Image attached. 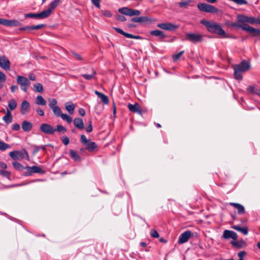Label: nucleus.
I'll return each instance as SVG.
<instances>
[{
    "instance_id": "nucleus-1",
    "label": "nucleus",
    "mask_w": 260,
    "mask_h": 260,
    "mask_svg": "<svg viewBox=\"0 0 260 260\" xmlns=\"http://www.w3.org/2000/svg\"><path fill=\"white\" fill-rule=\"evenodd\" d=\"M201 23L207 27L208 30L211 33L222 36L223 38L228 37L225 31L218 23L207 20H202Z\"/></svg>"
},
{
    "instance_id": "nucleus-2",
    "label": "nucleus",
    "mask_w": 260,
    "mask_h": 260,
    "mask_svg": "<svg viewBox=\"0 0 260 260\" xmlns=\"http://www.w3.org/2000/svg\"><path fill=\"white\" fill-rule=\"evenodd\" d=\"M250 68L249 63L245 60L242 61L240 63L233 66L234 70V78L237 80H242L243 76L242 73L246 72Z\"/></svg>"
},
{
    "instance_id": "nucleus-3",
    "label": "nucleus",
    "mask_w": 260,
    "mask_h": 260,
    "mask_svg": "<svg viewBox=\"0 0 260 260\" xmlns=\"http://www.w3.org/2000/svg\"><path fill=\"white\" fill-rule=\"evenodd\" d=\"M80 140L85 146V149L89 152H93L96 150L98 148L97 144L95 142H92L90 139H87L84 135L81 136Z\"/></svg>"
},
{
    "instance_id": "nucleus-4",
    "label": "nucleus",
    "mask_w": 260,
    "mask_h": 260,
    "mask_svg": "<svg viewBox=\"0 0 260 260\" xmlns=\"http://www.w3.org/2000/svg\"><path fill=\"white\" fill-rule=\"evenodd\" d=\"M231 26L232 27H240L243 30L251 34L254 37L260 35V29H255L248 24H237L236 23H232Z\"/></svg>"
},
{
    "instance_id": "nucleus-5",
    "label": "nucleus",
    "mask_w": 260,
    "mask_h": 260,
    "mask_svg": "<svg viewBox=\"0 0 260 260\" xmlns=\"http://www.w3.org/2000/svg\"><path fill=\"white\" fill-rule=\"evenodd\" d=\"M9 156L14 160H21L24 158L28 159V154L25 149H23L21 151L15 150L11 151Z\"/></svg>"
},
{
    "instance_id": "nucleus-6",
    "label": "nucleus",
    "mask_w": 260,
    "mask_h": 260,
    "mask_svg": "<svg viewBox=\"0 0 260 260\" xmlns=\"http://www.w3.org/2000/svg\"><path fill=\"white\" fill-rule=\"evenodd\" d=\"M197 6L201 11L204 12L216 13L218 12V9L217 8L206 3H199Z\"/></svg>"
},
{
    "instance_id": "nucleus-7",
    "label": "nucleus",
    "mask_w": 260,
    "mask_h": 260,
    "mask_svg": "<svg viewBox=\"0 0 260 260\" xmlns=\"http://www.w3.org/2000/svg\"><path fill=\"white\" fill-rule=\"evenodd\" d=\"M17 83L20 85L21 89L24 92L27 91L28 88L30 84L29 80L27 78L20 75L17 77Z\"/></svg>"
},
{
    "instance_id": "nucleus-8",
    "label": "nucleus",
    "mask_w": 260,
    "mask_h": 260,
    "mask_svg": "<svg viewBox=\"0 0 260 260\" xmlns=\"http://www.w3.org/2000/svg\"><path fill=\"white\" fill-rule=\"evenodd\" d=\"M186 40L193 44H197L203 41V36L199 34L187 33L185 35Z\"/></svg>"
},
{
    "instance_id": "nucleus-9",
    "label": "nucleus",
    "mask_w": 260,
    "mask_h": 260,
    "mask_svg": "<svg viewBox=\"0 0 260 260\" xmlns=\"http://www.w3.org/2000/svg\"><path fill=\"white\" fill-rule=\"evenodd\" d=\"M26 171L24 173V175L25 176L31 175L32 173H39L43 174L45 173V171L43 170L40 167L37 166H33L32 167H26L24 168Z\"/></svg>"
},
{
    "instance_id": "nucleus-10",
    "label": "nucleus",
    "mask_w": 260,
    "mask_h": 260,
    "mask_svg": "<svg viewBox=\"0 0 260 260\" xmlns=\"http://www.w3.org/2000/svg\"><path fill=\"white\" fill-rule=\"evenodd\" d=\"M157 26L162 29L166 30H175L178 28V26L172 23H160L157 25Z\"/></svg>"
},
{
    "instance_id": "nucleus-11",
    "label": "nucleus",
    "mask_w": 260,
    "mask_h": 260,
    "mask_svg": "<svg viewBox=\"0 0 260 260\" xmlns=\"http://www.w3.org/2000/svg\"><path fill=\"white\" fill-rule=\"evenodd\" d=\"M0 24L6 26H17L20 25L21 23L17 20H8L3 18H0Z\"/></svg>"
},
{
    "instance_id": "nucleus-12",
    "label": "nucleus",
    "mask_w": 260,
    "mask_h": 260,
    "mask_svg": "<svg viewBox=\"0 0 260 260\" xmlns=\"http://www.w3.org/2000/svg\"><path fill=\"white\" fill-rule=\"evenodd\" d=\"M40 131L44 134L48 135H53L55 129L50 124L47 123H43L40 125Z\"/></svg>"
},
{
    "instance_id": "nucleus-13",
    "label": "nucleus",
    "mask_w": 260,
    "mask_h": 260,
    "mask_svg": "<svg viewBox=\"0 0 260 260\" xmlns=\"http://www.w3.org/2000/svg\"><path fill=\"white\" fill-rule=\"evenodd\" d=\"M191 236L192 233L190 231H186L183 232L180 235L178 239V243L181 244L187 242Z\"/></svg>"
},
{
    "instance_id": "nucleus-14",
    "label": "nucleus",
    "mask_w": 260,
    "mask_h": 260,
    "mask_svg": "<svg viewBox=\"0 0 260 260\" xmlns=\"http://www.w3.org/2000/svg\"><path fill=\"white\" fill-rule=\"evenodd\" d=\"M0 67L6 71L10 70V61L4 55L0 56Z\"/></svg>"
},
{
    "instance_id": "nucleus-15",
    "label": "nucleus",
    "mask_w": 260,
    "mask_h": 260,
    "mask_svg": "<svg viewBox=\"0 0 260 260\" xmlns=\"http://www.w3.org/2000/svg\"><path fill=\"white\" fill-rule=\"evenodd\" d=\"M222 237L225 239H229L231 238L234 240L238 238V235L236 233L233 231L228 230H225L224 231Z\"/></svg>"
},
{
    "instance_id": "nucleus-16",
    "label": "nucleus",
    "mask_w": 260,
    "mask_h": 260,
    "mask_svg": "<svg viewBox=\"0 0 260 260\" xmlns=\"http://www.w3.org/2000/svg\"><path fill=\"white\" fill-rule=\"evenodd\" d=\"M127 108L128 110L132 112L137 113L139 114H142V108L139 104L137 103H135L134 105L128 104Z\"/></svg>"
},
{
    "instance_id": "nucleus-17",
    "label": "nucleus",
    "mask_w": 260,
    "mask_h": 260,
    "mask_svg": "<svg viewBox=\"0 0 260 260\" xmlns=\"http://www.w3.org/2000/svg\"><path fill=\"white\" fill-rule=\"evenodd\" d=\"M131 21L139 23H147L148 22H151L152 21V19L147 16H141L138 17H134L132 18Z\"/></svg>"
},
{
    "instance_id": "nucleus-18",
    "label": "nucleus",
    "mask_w": 260,
    "mask_h": 260,
    "mask_svg": "<svg viewBox=\"0 0 260 260\" xmlns=\"http://www.w3.org/2000/svg\"><path fill=\"white\" fill-rule=\"evenodd\" d=\"M30 109V104L27 101H23L20 106V112L25 115L28 112Z\"/></svg>"
},
{
    "instance_id": "nucleus-19",
    "label": "nucleus",
    "mask_w": 260,
    "mask_h": 260,
    "mask_svg": "<svg viewBox=\"0 0 260 260\" xmlns=\"http://www.w3.org/2000/svg\"><path fill=\"white\" fill-rule=\"evenodd\" d=\"M230 205L237 209L239 214H243L245 213L244 207L239 203H230Z\"/></svg>"
},
{
    "instance_id": "nucleus-20",
    "label": "nucleus",
    "mask_w": 260,
    "mask_h": 260,
    "mask_svg": "<svg viewBox=\"0 0 260 260\" xmlns=\"http://www.w3.org/2000/svg\"><path fill=\"white\" fill-rule=\"evenodd\" d=\"M231 244L238 248H241L246 246V243L243 239H241L238 241H231Z\"/></svg>"
},
{
    "instance_id": "nucleus-21",
    "label": "nucleus",
    "mask_w": 260,
    "mask_h": 260,
    "mask_svg": "<svg viewBox=\"0 0 260 260\" xmlns=\"http://www.w3.org/2000/svg\"><path fill=\"white\" fill-rule=\"evenodd\" d=\"M94 93L96 95H97L99 98H100L101 99V101L104 104L108 105L109 104V100L107 95H105L104 94H103L97 90L94 91Z\"/></svg>"
},
{
    "instance_id": "nucleus-22",
    "label": "nucleus",
    "mask_w": 260,
    "mask_h": 260,
    "mask_svg": "<svg viewBox=\"0 0 260 260\" xmlns=\"http://www.w3.org/2000/svg\"><path fill=\"white\" fill-rule=\"evenodd\" d=\"M232 228L238 231L245 235H247L248 233V228L246 226L245 227H240L239 225H233Z\"/></svg>"
},
{
    "instance_id": "nucleus-23",
    "label": "nucleus",
    "mask_w": 260,
    "mask_h": 260,
    "mask_svg": "<svg viewBox=\"0 0 260 260\" xmlns=\"http://www.w3.org/2000/svg\"><path fill=\"white\" fill-rule=\"evenodd\" d=\"M96 74V71L94 69L92 68L91 74H82L81 76H82L83 77H84V78L87 80H90L91 79L95 78Z\"/></svg>"
},
{
    "instance_id": "nucleus-24",
    "label": "nucleus",
    "mask_w": 260,
    "mask_h": 260,
    "mask_svg": "<svg viewBox=\"0 0 260 260\" xmlns=\"http://www.w3.org/2000/svg\"><path fill=\"white\" fill-rule=\"evenodd\" d=\"M32 127V125L31 122L24 120L22 123V128L24 132L30 131Z\"/></svg>"
},
{
    "instance_id": "nucleus-25",
    "label": "nucleus",
    "mask_w": 260,
    "mask_h": 260,
    "mask_svg": "<svg viewBox=\"0 0 260 260\" xmlns=\"http://www.w3.org/2000/svg\"><path fill=\"white\" fill-rule=\"evenodd\" d=\"M74 124L77 128L82 129L84 128V125L82 119L80 118H76L74 120Z\"/></svg>"
},
{
    "instance_id": "nucleus-26",
    "label": "nucleus",
    "mask_w": 260,
    "mask_h": 260,
    "mask_svg": "<svg viewBox=\"0 0 260 260\" xmlns=\"http://www.w3.org/2000/svg\"><path fill=\"white\" fill-rule=\"evenodd\" d=\"M12 116L10 110H7L6 115L3 117V120L7 124H9L12 121Z\"/></svg>"
},
{
    "instance_id": "nucleus-27",
    "label": "nucleus",
    "mask_w": 260,
    "mask_h": 260,
    "mask_svg": "<svg viewBox=\"0 0 260 260\" xmlns=\"http://www.w3.org/2000/svg\"><path fill=\"white\" fill-rule=\"evenodd\" d=\"M150 34L152 36L159 37L162 39L166 38V35L164 34V32L159 30H151L150 32Z\"/></svg>"
},
{
    "instance_id": "nucleus-28",
    "label": "nucleus",
    "mask_w": 260,
    "mask_h": 260,
    "mask_svg": "<svg viewBox=\"0 0 260 260\" xmlns=\"http://www.w3.org/2000/svg\"><path fill=\"white\" fill-rule=\"evenodd\" d=\"M70 154L71 158L75 161H80L81 158L80 155L73 150H70Z\"/></svg>"
},
{
    "instance_id": "nucleus-29",
    "label": "nucleus",
    "mask_w": 260,
    "mask_h": 260,
    "mask_svg": "<svg viewBox=\"0 0 260 260\" xmlns=\"http://www.w3.org/2000/svg\"><path fill=\"white\" fill-rule=\"evenodd\" d=\"M51 12L50 10L48 9L47 10H44L41 13H38V16L39 17V19H44L48 17L51 14Z\"/></svg>"
},
{
    "instance_id": "nucleus-30",
    "label": "nucleus",
    "mask_w": 260,
    "mask_h": 260,
    "mask_svg": "<svg viewBox=\"0 0 260 260\" xmlns=\"http://www.w3.org/2000/svg\"><path fill=\"white\" fill-rule=\"evenodd\" d=\"M192 3V0H187L186 1H182L178 3V5L180 7L187 9L188 6H191V3Z\"/></svg>"
},
{
    "instance_id": "nucleus-31",
    "label": "nucleus",
    "mask_w": 260,
    "mask_h": 260,
    "mask_svg": "<svg viewBox=\"0 0 260 260\" xmlns=\"http://www.w3.org/2000/svg\"><path fill=\"white\" fill-rule=\"evenodd\" d=\"M36 104L38 105L44 106L46 104V101L42 95H39L36 98Z\"/></svg>"
},
{
    "instance_id": "nucleus-32",
    "label": "nucleus",
    "mask_w": 260,
    "mask_h": 260,
    "mask_svg": "<svg viewBox=\"0 0 260 260\" xmlns=\"http://www.w3.org/2000/svg\"><path fill=\"white\" fill-rule=\"evenodd\" d=\"M17 103L14 99L11 100L8 103V107L10 110H14L17 107Z\"/></svg>"
},
{
    "instance_id": "nucleus-33",
    "label": "nucleus",
    "mask_w": 260,
    "mask_h": 260,
    "mask_svg": "<svg viewBox=\"0 0 260 260\" xmlns=\"http://www.w3.org/2000/svg\"><path fill=\"white\" fill-rule=\"evenodd\" d=\"M51 109L53 111L54 115L56 117H60V116L62 114L61 110L58 106L54 107L53 109Z\"/></svg>"
},
{
    "instance_id": "nucleus-34",
    "label": "nucleus",
    "mask_w": 260,
    "mask_h": 260,
    "mask_svg": "<svg viewBox=\"0 0 260 260\" xmlns=\"http://www.w3.org/2000/svg\"><path fill=\"white\" fill-rule=\"evenodd\" d=\"M60 0H54L52 2L49 7V9L50 10V11L52 12V11L59 4Z\"/></svg>"
},
{
    "instance_id": "nucleus-35",
    "label": "nucleus",
    "mask_w": 260,
    "mask_h": 260,
    "mask_svg": "<svg viewBox=\"0 0 260 260\" xmlns=\"http://www.w3.org/2000/svg\"><path fill=\"white\" fill-rule=\"evenodd\" d=\"M34 90L37 92H42L43 91V87L42 84L37 83L34 85Z\"/></svg>"
},
{
    "instance_id": "nucleus-36",
    "label": "nucleus",
    "mask_w": 260,
    "mask_h": 260,
    "mask_svg": "<svg viewBox=\"0 0 260 260\" xmlns=\"http://www.w3.org/2000/svg\"><path fill=\"white\" fill-rule=\"evenodd\" d=\"M60 117L64 121H66L68 123H70L72 121V118L66 114H61Z\"/></svg>"
},
{
    "instance_id": "nucleus-37",
    "label": "nucleus",
    "mask_w": 260,
    "mask_h": 260,
    "mask_svg": "<svg viewBox=\"0 0 260 260\" xmlns=\"http://www.w3.org/2000/svg\"><path fill=\"white\" fill-rule=\"evenodd\" d=\"M238 20L239 22L244 23H247L248 17L244 15H238L237 17Z\"/></svg>"
},
{
    "instance_id": "nucleus-38",
    "label": "nucleus",
    "mask_w": 260,
    "mask_h": 260,
    "mask_svg": "<svg viewBox=\"0 0 260 260\" xmlns=\"http://www.w3.org/2000/svg\"><path fill=\"white\" fill-rule=\"evenodd\" d=\"M49 106L50 109H53L54 107L58 106L57 105V101L55 99H49Z\"/></svg>"
},
{
    "instance_id": "nucleus-39",
    "label": "nucleus",
    "mask_w": 260,
    "mask_h": 260,
    "mask_svg": "<svg viewBox=\"0 0 260 260\" xmlns=\"http://www.w3.org/2000/svg\"><path fill=\"white\" fill-rule=\"evenodd\" d=\"M129 9L127 7H123L119 9L118 11L122 14L128 16Z\"/></svg>"
},
{
    "instance_id": "nucleus-40",
    "label": "nucleus",
    "mask_w": 260,
    "mask_h": 260,
    "mask_svg": "<svg viewBox=\"0 0 260 260\" xmlns=\"http://www.w3.org/2000/svg\"><path fill=\"white\" fill-rule=\"evenodd\" d=\"M10 148V146L9 144L0 141V150L4 151Z\"/></svg>"
},
{
    "instance_id": "nucleus-41",
    "label": "nucleus",
    "mask_w": 260,
    "mask_h": 260,
    "mask_svg": "<svg viewBox=\"0 0 260 260\" xmlns=\"http://www.w3.org/2000/svg\"><path fill=\"white\" fill-rule=\"evenodd\" d=\"M66 109L70 114H72L74 111L75 106L73 104L66 105Z\"/></svg>"
},
{
    "instance_id": "nucleus-42",
    "label": "nucleus",
    "mask_w": 260,
    "mask_h": 260,
    "mask_svg": "<svg viewBox=\"0 0 260 260\" xmlns=\"http://www.w3.org/2000/svg\"><path fill=\"white\" fill-rule=\"evenodd\" d=\"M140 14V12L139 10H136V9H129V16H138Z\"/></svg>"
},
{
    "instance_id": "nucleus-43",
    "label": "nucleus",
    "mask_w": 260,
    "mask_h": 260,
    "mask_svg": "<svg viewBox=\"0 0 260 260\" xmlns=\"http://www.w3.org/2000/svg\"><path fill=\"white\" fill-rule=\"evenodd\" d=\"M13 166L15 169L19 171L22 170V169L25 168L21 164L18 162H13Z\"/></svg>"
},
{
    "instance_id": "nucleus-44",
    "label": "nucleus",
    "mask_w": 260,
    "mask_h": 260,
    "mask_svg": "<svg viewBox=\"0 0 260 260\" xmlns=\"http://www.w3.org/2000/svg\"><path fill=\"white\" fill-rule=\"evenodd\" d=\"M257 88H256L254 86L250 85L247 87L246 90L248 92L252 94H255V89H256Z\"/></svg>"
},
{
    "instance_id": "nucleus-45",
    "label": "nucleus",
    "mask_w": 260,
    "mask_h": 260,
    "mask_svg": "<svg viewBox=\"0 0 260 260\" xmlns=\"http://www.w3.org/2000/svg\"><path fill=\"white\" fill-rule=\"evenodd\" d=\"M102 14L107 17H111L112 16V14L111 12L109 10H102L101 11Z\"/></svg>"
},
{
    "instance_id": "nucleus-46",
    "label": "nucleus",
    "mask_w": 260,
    "mask_h": 260,
    "mask_svg": "<svg viewBox=\"0 0 260 260\" xmlns=\"http://www.w3.org/2000/svg\"><path fill=\"white\" fill-rule=\"evenodd\" d=\"M114 29L119 34L123 35L125 37L127 38V35H129V33H127L124 32L122 29L118 28V27H114Z\"/></svg>"
},
{
    "instance_id": "nucleus-47",
    "label": "nucleus",
    "mask_w": 260,
    "mask_h": 260,
    "mask_svg": "<svg viewBox=\"0 0 260 260\" xmlns=\"http://www.w3.org/2000/svg\"><path fill=\"white\" fill-rule=\"evenodd\" d=\"M25 17L26 18H35L39 19L38 16V13H27L25 14Z\"/></svg>"
},
{
    "instance_id": "nucleus-48",
    "label": "nucleus",
    "mask_w": 260,
    "mask_h": 260,
    "mask_svg": "<svg viewBox=\"0 0 260 260\" xmlns=\"http://www.w3.org/2000/svg\"><path fill=\"white\" fill-rule=\"evenodd\" d=\"M150 235L155 238H157L159 237V235L157 232L154 229H151L150 231Z\"/></svg>"
},
{
    "instance_id": "nucleus-49",
    "label": "nucleus",
    "mask_w": 260,
    "mask_h": 260,
    "mask_svg": "<svg viewBox=\"0 0 260 260\" xmlns=\"http://www.w3.org/2000/svg\"><path fill=\"white\" fill-rule=\"evenodd\" d=\"M34 147H35V149H34V152L35 153L38 152L41 149H42L43 150H46L45 146H35Z\"/></svg>"
},
{
    "instance_id": "nucleus-50",
    "label": "nucleus",
    "mask_w": 260,
    "mask_h": 260,
    "mask_svg": "<svg viewBox=\"0 0 260 260\" xmlns=\"http://www.w3.org/2000/svg\"><path fill=\"white\" fill-rule=\"evenodd\" d=\"M55 131H57L58 132H66L67 131V129L61 125H57L56 126V129Z\"/></svg>"
},
{
    "instance_id": "nucleus-51",
    "label": "nucleus",
    "mask_w": 260,
    "mask_h": 260,
    "mask_svg": "<svg viewBox=\"0 0 260 260\" xmlns=\"http://www.w3.org/2000/svg\"><path fill=\"white\" fill-rule=\"evenodd\" d=\"M183 53H184V51H181L179 52L178 53L174 55L173 56V59L174 60H178Z\"/></svg>"
},
{
    "instance_id": "nucleus-52",
    "label": "nucleus",
    "mask_w": 260,
    "mask_h": 260,
    "mask_svg": "<svg viewBox=\"0 0 260 260\" xmlns=\"http://www.w3.org/2000/svg\"><path fill=\"white\" fill-rule=\"evenodd\" d=\"M0 174L4 177L9 178L10 175V173L7 171L1 170Z\"/></svg>"
},
{
    "instance_id": "nucleus-53",
    "label": "nucleus",
    "mask_w": 260,
    "mask_h": 260,
    "mask_svg": "<svg viewBox=\"0 0 260 260\" xmlns=\"http://www.w3.org/2000/svg\"><path fill=\"white\" fill-rule=\"evenodd\" d=\"M6 80V76L5 74L2 71H0V82H4Z\"/></svg>"
},
{
    "instance_id": "nucleus-54",
    "label": "nucleus",
    "mask_w": 260,
    "mask_h": 260,
    "mask_svg": "<svg viewBox=\"0 0 260 260\" xmlns=\"http://www.w3.org/2000/svg\"><path fill=\"white\" fill-rule=\"evenodd\" d=\"M20 30H25L28 32L32 30V26H26L25 27H21L19 28Z\"/></svg>"
},
{
    "instance_id": "nucleus-55",
    "label": "nucleus",
    "mask_w": 260,
    "mask_h": 260,
    "mask_svg": "<svg viewBox=\"0 0 260 260\" xmlns=\"http://www.w3.org/2000/svg\"><path fill=\"white\" fill-rule=\"evenodd\" d=\"M256 19L252 17H248L247 23H249L250 24H255Z\"/></svg>"
},
{
    "instance_id": "nucleus-56",
    "label": "nucleus",
    "mask_w": 260,
    "mask_h": 260,
    "mask_svg": "<svg viewBox=\"0 0 260 260\" xmlns=\"http://www.w3.org/2000/svg\"><path fill=\"white\" fill-rule=\"evenodd\" d=\"M12 128L14 131H17L20 129V127L19 124L16 123L12 125Z\"/></svg>"
},
{
    "instance_id": "nucleus-57",
    "label": "nucleus",
    "mask_w": 260,
    "mask_h": 260,
    "mask_svg": "<svg viewBox=\"0 0 260 260\" xmlns=\"http://www.w3.org/2000/svg\"><path fill=\"white\" fill-rule=\"evenodd\" d=\"M92 3L98 8H100V0H91Z\"/></svg>"
},
{
    "instance_id": "nucleus-58",
    "label": "nucleus",
    "mask_w": 260,
    "mask_h": 260,
    "mask_svg": "<svg viewBox=\"0 0 260 260\" xmlns=\"http://www.w3.org/2000/svg\"><path fill=\"white\" fill-rule=\"evenodd\" d=\"M62 142L64 145H67L69 143V139L68 137L65 136L61 139Z\"/></svg>"
},
{
    "instance_id": "nucleus-59",
    "label": "nucleus",
    "mask_w": 260,
    "mask_h": 260,
    "mask_svg": "<svg viewBox=\"0 0 260 260\" xmlns=\"http://www.w3.org/2000/svg\"><path fill=\"white\" fill-rule=\"evenodd\" d=\"M45 24H38L37 25H34L32 26V30L35 29H39L42 28V27L45 26Z\"/></svg>"
},
{
    "instance_id": "nucleus-60",
    "label": "nucleus",
    "mask_w": 260,
    "mask_h": 260,
    "mask_svg": "<svg viewBox=\"0 0 260 260\" xmlns=\"http://www.w3.org/2000/svg\"><path fill=\"white\" fill-rule=\"evenodd\" d=\"M116 19L121 22H123L126 21V18L123 15H117L116 16Z\"/></svg>"
},
{
    "instance_id": "nucleus-61",
    "label": "nucleus",
    "mask_w": 260,
    "mask_h": 260,
    "mask_svg": "<svg viewBox=\"0 0 260 260\" xmlns=\"http://www.w3.org/2000/svg\"><path fill=\"white\" fill-rule=\"evenodd\" d=\"M36 112L37 113V114L40 115V116H43L44 115V111L42 109H41V108H38L37 110H36Z\"/></svg>"
},
{
    "instance_id": "nucleus-62",
    "label": "nucleus",
    "mask_w": 260,
    "mask_h": 260,
    "mask_svg": "<svg viewBox=\"0 0 260 260\" xmlns=\"http://www.w3.org/2000/svg\"><path fill=\"white\" fill-rule=\"evenodd\" d=\"M127 38L140 39L141 37L139 36H134L132 34H129V35H127Z\"/></svg>"
},
{
    "instance_id": "nucleus-63",
    "label": "nucleus",
    "mask_w": 260,
    "mask_h": 260,
    "mask_svg": "<svg viewBox=\"0 0 260 260\" xmlns=\"http://www.w3.org/2000/svg\"><path fill=\"white\" fill-rule=\"evenodd\" d=\"M86 130L87 132L90 133L92 131V126L91 124V121H89L88 126L86 127Z\"/></svg>"
},
{
    "instance_id": "nucleus-64",
    "label": "nucleus",
    "mask_w": 260,
    "mask_h": 260,
    "mask_svg": "<svg viewBox=\"0 0 260 260\" xmlns=\"http://www.w3.org/2000/svg\"><path fill=\"white\" fill-rule=\"evenodd\" d=\"M73 55L75 57V58L76 59L78 60H82L83 59V58L81 57V56L80 54H77V53H73Z\"/></svg>"
}]
</instances>
